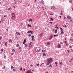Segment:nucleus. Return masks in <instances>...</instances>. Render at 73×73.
Here are the masks:
<instances>
[{"mask_svg":"<svg viewBox=\"0 0 73 73\" xmlns=\"http://www.w3.org/2000/svg\"><path fill=\"white\" fill-rule=\"evenodd\" d=\"M47 62L46 64V65H49L50 63L52 62L53 61V59L52 58H48L46 60Z\"/></svg>","mask_w":73,"mask_h":73,"instance_id":"obj_1","label":"nucleus"},{"mask_svg":"<svg viewBox=\"0 0 73 73\" xmlns=\"http://www.w3.org/2000/svg\"><path fill=\"white\" fill-rule=\"evenodd\" d=\"M11 15H12V17L11 18L13 20L15 18V15L14 13H11Z\"/></svg>","mask_w":73,"mask_h":73,"instance_id":"obj_2","label":"nucleus"},{"mask_svg":"<svg viewBox=\"0 0 73 73\" xmlns=\"http://www.w3.org/2000/svg\"><path fill=\"white\" fill-rule=\"evenodd\" d=\"M36 50L37 52H38L40 51V48L38 47H37L36 48Z\"/></svg>","mask_w":73,"mask_h":73,"instance_id":"obj_3","label":"nucleus"},{"mask_svg":"<svg viewBox=\"0 0 73 73\" xmlns=\"http://www.w3.org/2000/svg\"><path fill=\"white\" fill-rule=\"evenodd\" d=\"M29 47H32V42H31L29 44Z\"/></svg>","mask_w":73,"mask_h":73,"instance_id":"obj_4","label":"nucleus"},{"mask_svg":"<svg viewBox=\"0 0 73 73\" xmlns=\"http://www.w3.org/2000/svg\"><path fill=\"white\" fill-rule=\"evenodd\" d=\"M32 72L31 70H28L27 72H26V73H31Z\"/></svg>","mask_w":73,"mask_h":73,"instance_id":"obj_5","label":"nucleus"},{"mask_svg":"<svg viewBox=\"0 0 73 73\" xmlns=\"http://www.w3.org/2000/svg\"><path fill=\"white\" fill-rule=\"evenodd\" d=\"M58 48H61V45L60 44H58Z\"/></svg>","mask_w":73,"mask_h":73,"instance_id":"obj_6","label":"nucleus"},{"mask_svg":"<svg viewBox=\"0 0 73 73\" xmlns=\"http://www.w3.org/2000/svg\"><path fill=\"white\" fill-rule=\"evenodd\" d=\"M67 17L68 19H70H70H71V17L70 16H69V15H68L67 16Z\"/></svg>","mask_w":73,"mask_h":73,"instance_id":"obj_7","label":"nucleus"},{"mask_svg":"<svg viewBox=\"0 0 73 73\" xmlns=\"http://www.w3.org/2000/svg\"><path fill=\"white\" fill-rule=\"evenodd\" d=\"M51 8L52 9H55V7L54 6H52Z\"/></svg>","mask_w":73,"mask_h":73,"instance_id":"obj_8","label":"nucleus"},{"mask_svg":"<svg viewBox=\"0 0 73 73\" xmlns=\"http://www.w3.org/2000/svg\"><path fill=\"white\" fill-rule=\"evenodd\" d=\"M52 37H53V35H51L50 38H49V40H51V39L52 38Z\"/></svg>","mask_w":73,"mask_h":73,"instance_id":"obj_9","label":"nucleus"},{"mask_svg":"<svg viewBox=\"0 0 73 73\" xmlns=\"http://www.w3.org/2000/svg\"><path fill=\"white\" fill-rule=\"evenodd\" d=\"M16 34H17V35H18V36H20V34L18 32H17L16 33Z\"/></svg>","mask_w":73,"mask_h":73,"instance_id":"obj_10","label":"nucleus"},{"mask_svg":"<svg viewBox=\"0 0 73 73\" xmlns=\"http://www.w3.org/2000/svg\"><path fill=\"white\" fill-rule=\"evenodd\" d=\"M32 21V19H30L29 20V22H30V21Z\"/></svg>","mask_w":73,"mask_h":73,"instance_id":"obj_11","label":"nucleus"},{"mask_svg":"<svg viewBox=\"0 0 73 73\" xmlns=\"http://www.w3.org/2000/svg\"><path fill=\"white\" fill-rule=\"evenodd\" d=\"M27 26L28 27H30V28H31V27H32V26L31 25H29V24H28Z\"/></svg>","mask_w":73,"mask_h":73,"instance_id":"obj_12","label":"nucleus"},{"mask_svg":"<svg viewBox=\"0 0 73 73\" xmlns=\"http://www.w3.org/2000/svg\"><path fill=\"white\" fill-rule=\"evenodd\" d=\"M40 3H41V4H44V2L43 1H40Z\"/></svg>","mask_w":73,"mask_h":73,"instance_id":"obj_13","label":"nucleus"},{"mask_svg":"<svg viewBox=\"0 0 73 73\" xmlns=\"http://www.w3.org/2000/svg\"><path fill=\"white\" fill-rule=\"evenodd\" d=\"M9 42H11V43L12 42V39H10L9 40Z\"/></svg>","mask_w":73,"mask_h":73,"instance_id":"obj_14","label":"nucleus"},{"mask_svg":"<svg viewBox=\"0 0 73 73\" xmlns=\"http://www.w3.org/2000/svg\"><path fill=\"white\" fill-rule=\"evenodd\" d=\"M26 42V39H25L23 41V44H25V43Z\"/></svg>","mask_w":73,"mask_h":73,"instance_id":"obj_15","label":"nucleus"},{"mask_svg":"<svg viewBox=\"0 0 73 73\" xmlns=\"http://www.w3.org/2000/svg\"><path fill=\"white\" fill-rule=\"evenodd\" d=\"M30 33H31V34H33V31H30Z\"/></svg>","mask_w":73,"mask_h":73,"instance_id":"obj_16","label":"nucleus"},{"mask_svg":"<svg viewBox=\"0 0 73 73\" xmlns=\"http://www.w3.org/2000/svg\"><path fill=\"white\" fill-rule=\"evenodd\" d=\"M47 44L48 45H49L50 44V43L49 42H48L47 43Z\"/></svg>","mask_w":73,"mask_h":73,"instance_id":"obj_17","label":"nucleus"},{"mask_svg":"<svg viewBox=\"0 0 73 73\" xmlns=\"http://www.w3.org/2000/svg\"><path fill=\"white\" fill-rule=\"evenodd\" d=\"M32 40L33 41H35V39L34 38H32Z\"/></svg>","mask_w":73,"mask_h":73,"instance_id":"obj_18","label":"nucleus"},{"mask_svg":"<svg viewBox=\"0 0 73 73\" xmlns=\"http://www.w3.org/2000/svg\"><path fill=\"white\" fill-rule=\"evenodd\" d=\"M43 56H46V54H45V53L44 52L43 53Z\"/></svg>","mask_w":73,"mask_h":73,"instance_id":"obj_19","label":"nucleus"},{"mask_svg":"<svg viewBox=\"0 0 73 73\" xmlns=\"http://www.w3.org/2000/svg\"><path fill=\"white\" fill-rule=\"evenodd\" d=\"M55 28L56 29H59V28H58V27H57V25H56V26L55 27Z\"/></svg>","mask_w":73,"mask_h":73,"instance_id":"obj_20","label":"nucleus"},{"mask_svg":"<svg viewBox=\"0 0 73 73\" xmlns=\"http://www.w3.org/2000/svg\"><path fill=\"white\" fill-rule=\"evenodd\" d=\"M62 62L59 63V64L60 65H62Z\"/></svg>","mask_w":73,"mask_h":73,"instance_id":"obj_21","label":"nucleus"},{"mask_svg":"<svg viewBox=\"0 0 73 73\" xmlns=\"http://www.w3.org/2000/svg\"><path fill=\"white\" fill-rule=\"evenodd\" d=\"M42 34L43 33H42L41 34H40L39 36H40V37H41V36H42Z\"/></svg>","mask_w":73,"mask_h":73,"instance_id":"obj_22","label":"nucleus"},{"mask_svg":"<svg viewBox=\"0 0 73 73\" xmlns=\"http://www.w3.org/2000/svg\"><path fill=\"white\" fill-rule=\"evenodd\" d=\"M69 2L70 3H71L72 2V0H69Z\"/></svg>","mask_w":73,"mask_h":73,"instance_id":"obj_23","label":"nucleus"},{"mask_svg":"<svg viewBox=\"0 0 73 73\" xmlns=\"http://www.w3.org/2000/svg\"><path fill=\"white\" fill-rule=\"evenodd\" d=\"M57 30L56 29L55 30V33H57Z\"/></svg>","mask_w":73,"mask_h":73,"instance_id":"obj_24","label":"nucleus"},{"mask_svg":"<svg viewBox=\"0 0 73 73\" xmlns=\"http://www.w3.org/2000/svg\"><path fill=\"white\" fill-rule=\"evenodd\" d=\"M62 11H61V12L60 13V15H62Z\"/></svg>","mask_w":73,"mask_h":73,"instance_id":"obj_25","label":"nucleus"},{"mask_svg":"<svg viewBox=\"0 0 73 73\" xmlns=\"http://www.w3.org/2000/svg\"><path fill=\"white\" fill-rule=\"evenodd\" d=\"M12 52H15V50L14 49H13L12 50Z\"/></svg>","mask_w":73,"mask_h":73,"instance_id":"obj_26","label":"nucleus"},{"mask_svg":"<svg viewBox=\"0 0 73 73\" xmlns=\"http://www.w3.org/2000/svg\"><path fill=\"white\" fill-rule=\"evenodd\" d=\"M11 66V69H12L14 68V67H13V66Z\"/></svg>","mask_w":73,"mask_h":73,"instance_id":"obj_27","label":"nucleus"},{"mask_svg":"<svg viewBox=\"0 0 73 73\" xmlns=\"http://www.w3.org/2000/svg\"><path fill=\"white\" fill-rule=\"evenodd\" d=\"M50 20H51L52 21H53V18H50Z\"/></svg>","mask_w":73,"mask_h":73,"instance_id":"obj_28","label":"nucleus"},{"mask_svg":"<svg viewBox=\"0 0 73 73\" xmlns=\"http://www.w3.org/2000/svg\"><path fill=\"white\" fill-rule=\"evenodd\" d=\"M7 42H6L5 44V46H7Z\"/></svg>","mask_w":73,"mask_h":73,"instance_id":"obj_29","label":"nucleus"},{"mask_svg":"<svg viewBox=\"0 0 73 73\" xmlns=\"http://www.w3.org/2000/svg\"><path fill=\"white\" fill-rule=\"evenodd\" d=\"M54 37H56V36H58V35H54L53 36Z\"/></svg>","mask_w":73,"mask_h":73,"instance_id":"obj_30","label":"nucleus"},{"mask_svg":"<svg viewBox=\"0 0 73 73\" xmlns=\"http://www.w3.org/2000/svg\"><path fill=\"white\" fill-rule=\"evenodd\" d=\"M19 46V44H17L16 45V46L17 47H18Z\"/></svg>","mask_w":73,"mask_h":73,"instance_id":"obj_31","label":"nucleus"},{"mask_svg":"<svg viewBox=\"0 0 73 73\" xmlns=\"http://www.w3.org/2000/svg\"><path fill=\"white\" fill-rule=\"evenodd\" d=\"M61 34H64V32L62 31L61 33H60Z\"/></svg>","mask_w":73,"mask_h":73,"instance_id":"obj_32","label":"nucleus"},{"mask_svg":"<svg viewBox=\"0 0 73 73\" xmlns=\"http://www.w3.org/2000/svg\"><path fill=\"white\" fill-rule=\"evenodd\" d=\"M60 29L61 30V31H62L63 29H62L61 27H60Z\"/></svg>","mask_w":73,"mask_h":73,"instance_id":"obj_33","label":"nucleus"},{"mask_svg":"<svg viewBox=\"0 0 73 73\" xmlns=\"http://www.w3.org/2000/svg\"><path fill=\"white\" fill-rule=\"evenodd\" d=\"M31 33V31H29L27 32V33Z\"/></svg>","mask_w":73,"mask_h":73,"instance_id":"obj_34","label":"nucleus"},{"mask_svg":"<svg viewBox=\"0 0 73 73\" xmlns=\"http://www.w3.org/2000/svg\"><path fill=\"white\" fill-rule=\"evenodd\" d=\"M13 71H14V72H15L16 70H15V69H13Z\"/></svg>","mask_w":73,"mask_h":73,"instance_id":"obj_35","label":"nucleus"},{"mask_svg":"<svg viewBox=\"0 0 73 73\" xmlns=\"http://www.w3.org/2000/svg\"><path fill=\"white\" fill-rule=\"evenodd\" d=\"M31 37H32V38H34V36H32Z\"/></svg>","mask_w":73,"mask_h":73,"instance_id":"obj_36","label":"nucleus"},{"mask_svg":"<svg viewBox=\"0 0 73 73\" xmlns=\"http://www.w3.org/2000/svg\"><path fill=\"white\" fill-rule=\"evenodd\" d=\"M64 20H66V17H64Z\"/></svg>","mask_w":73,"mask_h":73,"instance_id":"obj_37","label":"nucleus"},{"mask_svg":"<svg viewBox=\"0 0 73 73\" xmlns=\"http://www.w3.org/2000/svg\"><path fill=\"white\" fill-rule=\"evenodd\" d=\"M7 15H4V17H7Z\"/></svg>","mask_w":73,"mask_h":73,"instance_id":"obj_38","label":"nucleus"},{"mask_svg":"<svg viewBox=\"0 0 73 73\" xmlns=\"http://www.w3.org/2000/svg\"><path fill=\"white\" fill-rule=\"evenodd\" d=\"M10 9H11V7L9 8L8 9V10H10Z\"/></svg>","mask_w":73,"mask_h":73,"instance_id":"obj_39","label":"nucleus"},{"mask_svg":"<svg viewBox=\"0 0 73 73\" xmlns=\"http://www.w3.org/2000/svg\"><path fill=\"white\" fill-rule=\"evenodd\" d=\"M36 66H39V64H36Z\"/></svg>","mask_w":73,"mask_h":73,"instance_id":"obj_40","label":"nucleus"},{"mask_svg":"<svg viewBox=\"0 0 73 73\" xmlns=\"http://www.w3.org/2000/svg\"><path fill=\"white\" fill-rule=\"evenodd\" d=\"M20 70H22V67L21 68Z\"/></svg>","mask_w":73,"mask_h":73,"instance_id":"obj_41","label":"nucleus"},{"mask_svg":"<svg viewBox=\"0 0 73 73\" xmlns=\"http://www.w3.org/2000/svg\"><path fill=\"white\" fill-rule=\"evenodd\" d=\"M29 37H31V35L30 34L29 35Z\"/></svg>","mask_w":73,"mask_h":73,"instance_id":"obj_42","label":"nucleus"},{"mask_svg":"<svg viewBox=\"0 0 73 73\" xmlns=\"http://www.w3.org/2000/svg\"><path fill=\"white\" fill-rule=\"evenodd\" d=\"M55 64L56 65H57V62H55Z\"/></svg>","mask_w":73,"mask_h":73,"instance_id":"obj_43","label":"nucleus"},{"mask_svg":"<svg viewBox=\"0 0 73 73\" xmlns=\"http://www.w3.org/2000/svg\"><path fill=\"white\" fill-rule=\"evenodd\" d=\"M1 52H3V49H1Z\"/></svg>","mask_w":73,"mask_h":73,"instance_id":"obj_44","label":"nucleus"},{"mask_svg":"<svg viewBox=\"0 0 73 73\" xmlns=\"http://www.w3.org/2000/svg\"><path fill=\"white\" fill-rule=\"evenodd\" d=\"M1 39H2V37H0V40H1Z\"/></svg>","mask_w":73,"mask_h":73,"instance_id":"obj_45","label":"nucleus"},{"mask_svg":"<svg viewBox=\"0 0 73 73\" xmlns=\"http://www.w3.org/2000/svg\"><path fill=\"white\" fill-rule=\"evenodd\" d=\"M42 51V52H45V50H43Z\"/></svg>","mask_w":73,"mask_h":73,"instance_id":"obj_46","label":"nucleus"},{"mask_svg":"<svg viewBox=\"0 0 73 73\" xmlns=\"http://www.w3.org/2000/svg\"><path fill=\"white\" fill-rule=\"evenodd\" d=\"M49 23L51 24H52V22H50Z\"/></svg>","mask_w":73,"mask_h":73,"instance_id":"obj_47","label":"nucleus"},{"mask_svg":"<svg viewBox=\"0 0 73 73\" xmlns=\"http://www.w3.org/2000/svg\"><path fill=\"white\" fill-rule=\"evenodd\" d=\"M5 66L3 68V69H5Z\"/></svg>","mask_w":73,"mask_h":73,"instance_id":"obj_48","label":"nucleus"},{"mask_svg":"<svg viewBox=\"0 0 73 73\" xmlns=\"http://www.w3.org/2000/svg\"><path fill=\"white\" fill-rule=\"evenodd\" d=\"M67 51L68 52V53H69V52H70L69 50H67Z\"/></svg>","mask_w":73,"mask_h":73,"instance_id":"obj_49","label":"nucleus"},{"mask_svg":"<svg viewBox=\"0 0 73 73\" xmlns=\"http://www.w3.org/2000/svg\"><path fill=\"white\" fill-rule=\"evenodd\" d=\"M64 27H65L66 28V27H67L66 26V25H65L64 26Z\"/></svg>","mask_w":73,"mask_h":73,"instance_id":"obj_50","label":"nucleus"},{"mask_svg":"<svg viewBox=\"0 0 73 73\" xmlns=\"http://www.w3.org/2000/svg\"><path fill=\"white\" fill-rule=\"evenodd\" d=\"M14 54L13 53H12L11 54V55H13Z\"/></svg>","mask_w":73,"mask_h":73,"instance_id":"obj_51","label":"nucleus"},{"mask_svg":"<svg viewBox=\"0 0 73 73\" xmlns=\"http://www.w3.org/2000/svg\"><path fill=\"white\" fill-rule=\"evenodd\" d=\"M6 56H4V58H5V57H6Z\"/></svg>","mask_w":73,"mask_h":73,"instance_id":"obj_52","label":"nucleus"},{"mask_svg":"<svg viewBox=\"0 0 73 73\" xmlns=\"http://www.w3.org/2000/svg\"><path fill=\"white\" fill-rule=\"evenodd\" d=\"M66 45V46H68V44L67 43H65Z\"/></svg>","mask_w":73,"mask_h":73,"instance_id":"obj_53","label":"nucleus"},{"mask_svg":"<svg viewBox=\"0 0 73 73\" xmlns=\"http://www.w3.org/2000/svg\"><path fill=\"white\" fill-rule=\"evenodd\" d=\"M50 15H51V16H52V15H53V14H50Z\"/></svg>","mask_w":73,"mask_h":73,"instance_id":"obj_54","label":"nucleus"},{"mask_svg":"<svg viewBox=\"0 0 73 73\" xmlns=\"http://www.w3.org/2000/svg\"><path fill=\"white\" fill-rule=\"evenodd\" d=\"M72 36H73V33H72L71 35Z\"/></svg>","mask_w":73,"mask_h":73,"instance_id":"obj_55","label":"nucleus"},{"mask_svg":"<svg viewBox=\"0 0 73 73\" xmlns=\"http://www.w3.org/2000/svg\"><path fill=\"white\" fill-rule=\"evenodd\" d=\"M45 73H49V72H46Z\"/></svg>","mask_w":73,"mask_h":73,"instance_id":"obj_56","label":"nucleus"},{"mask_svg":"<svg viewBox=\"0 0 73 73\" xmlns=\"http://www.w3.org/2000/svg\"><path fill=\"white\" fill-rule=\"evenodd\" d=\"M64 42H65V43H66V42H67V41H65Z\"/></svg>","mask_w":73,"mask_h":73,"instance_id":"obj_57","label":"nucleus"},{"mask_svg":"<svg viewBox=\"0 0 73 73\" xmlns=\"http://www.w3.org/2000/svg\"><path fill=\"white\" fill-rule=\"evenodd\" d=\"M64 26H65V25H62V27H64Z\"/></svg>","mask_w":73,"mask_h":73,"instance_id":"obj_58","label":"nucleus"},{"mask_svg":"<svg viewBox=\"0 0 73 73\" xmlns=\"http://www.w3.org/2000/svg\"><path fill=\"white\" fill-rule=\"evenodd\" d=\"M70 21H71V22H73V21H72V20H70Z\"/></svg>","mask_w":73,"mask_h":73,"instance_id":"obj_59","label":"nucleus"},{"mask_svg":"<svg viewBox=\"0 0 73 73\" xmlns=\"http://www.w3.org/2000/svg\"><path fill=\"white\" fill-rule=\"evenodd\" d=\"M25 45L26 46H27V44H25Z\"/></svg>","mask_w":73,"mask_h":73,"instance_id":"obj_60","label":"nucleus"},{"mask_svg":"<svg viewBox=\"0 0 73 73\" xmlns=\"http://www.w3.org/2000/svg\"><path fill=\"white\" fill-rule=\"evenodd\" d=\"M59 17H60V18H61V16H60Z\"/></svg>","mask_w":73,"mask_h":73,"instance_id":"obj_61","label":"nucleus"},{"mask_svg":"<svg viewBox=\"0 0 73 73\" xmlns=\"http://www.w3.org/2000/svg\"><path fill=\"white\" fill-rule=\"evenodd\" d=\"M70 48H72V46H70Z\"/></svg>","mask_w":73,"mask_h":73,"instance_id":"obj_62","label":"nucleus"},{"mask_svg":"<svg viewBox=\"0 0 73 73\" xmlns=\"http://www.w3.org/2000/svg\"><path fill=\"white\" fill-rule=\"evenodd\" d=\"M6 30H7V31H8V29H6Z\"/></svg>","mask_w":73,"mask_h":73,"instance_id":"obj_63","label":"nucleus"},{"mask_svg":"<svg viewBox=\"0 0 73 73\" xmlns=\"http://www.w3.org/2000/svg\"><path fill=\"white\" fill-rule=\"evenodd\" d=\"M50 66H52V65L51 64H50Z\"/></svg>","mask_w":73,"mask_h":73,"instance_id":"obj_64","label":"nucleus"}]
</instances>
